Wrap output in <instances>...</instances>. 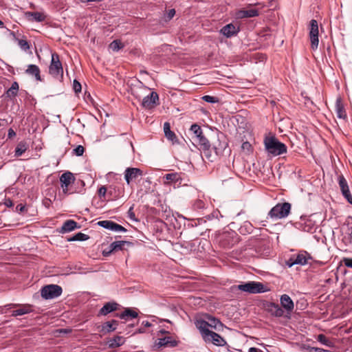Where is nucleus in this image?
I'll return each instance as SVG.
<instances>
[{
	"label": "nucleus",
	"mask_w": 352,
	"mask_h": 352,
	"mask_svg": "<svg viewBox=\"0 0 352 352\" xmlns=\"http://www.w3.org/2000/svg\"><path fill=\"white\" fill-rule=\"evenodd\" d=\"M239 28L236 27L232 23H229L223 26L221 29L220 33L226 36L227 38H230L236 35L239 32Z\"/></svg>",
	"instance_id": "nucleus-12"
},
{
	"label": "nucleus",
	"mask_w": 352,
	"mask_h": 352,
	"mask_svg": "<svg viewBox=\"0 0 352 352\" xmlns=\"http://www.w3.org/2000/svg\"><path fill=\"white\" fill-rule=\"evenodd\" d=\"M112 231L120 232H126V230L123 226L114 222V225L113 226Z\"/></svg>",
	"instance_id": "nucleus-46"
},
{
	"label": "nucleus",
	"mask_w": 352,
	"mask_h": 352,
	"mask_svg": "<svg viewBox=\"0 0 352 352\" xmlns=\"http://www.w3.org/2000/svg\"><path fill=\"white\" fill-rule=\"evenodd\" d=\"M342 262L344 265L349 268H352V258H343Z\"/></svg>",
	"instance_id": "nucleus-47"
},
{
	"label": "nucleus",
	"mask_w": 352,
	"mask_h": 352,
	"mask_svg": "<svg viewBox=\"0 0 352 352\" xmlns=\"http://www.w3.org/2000/svg\"><path fill=\"white\" fill-rule=\"evenodd\" d=\"M196 327L199 330L201 335L206 342H212L214 345L223 346L226 341L219 334L208 329L209 324L204 320H197L195 322Z\"/></svg>",
	"instance_id": "nucleus-1"
},
{
	"label": "nucleus",
	"mask_w": 352,
	"mask_h": 352,
	"mask_svg": "<svg viewBox=\"0 0 352 352\" xmlns=\"http://www.w3.org/2000/svg\"><path fill=\"white\" fill-rule=\"evenodd\" d=\"M214 150L216 151V153H218L219 151L223 150L225 148V146H221V148H217V146H214Z\"/></svg>",
	"instance_id": "nucleus-63"
},
{
	"label": "nucleus",
	"mask_w": 352,
	"mask_h": 352,
	"mask_svg": "<svg viewBox=\"0 0 352 352\" xmlns=\"http://www.w3.org/2000/svg\"><path fill=\"white\" fill-rule=\"evenodd\" d=\"M186 243V242H185ZM195 243H192V242H190V243H187V245H186V248H188L190 247V250H194V248H195Z\"/></svg>",
	"instance_id": "nucleus-60"
},
{
	"label": "nucleus",
	"mask_w": 352,
	"mask_h": 352,
	"mask_svg": "<svg viewBox=\"0 0 352 352\" xmlns=\"http://www.w3.org/2000/svg\"><path fill=\"white\" fill-rule=\"evenodd\" d=\"M98 225L104 228L112 230L114 222L109 220H104L98 221Z\"/></svg>",
	"instance_id": "nucleus-38"
},
{
	"label": "nucleus",
	"mask_w": 352,
	"mask_h": 352,
	"mask_svg": "<svg viewBox=\"0 0 352 352\" xmlns=\"http://www.w3.org/2000/svg\"><path fill=\"white\" fill-rule=\"evenodd\" d=\"M4 204L8 208L13 206V202L10 199H6L5 200Z\"/></svg>",
	"instance_id": "nucleus-55"
},
{
	"label": "nucleus",
	"mask_w": 352,
	"mask_h": 352,
	"mask_svg": "<svg viewBox=\"0 0 352 352\" xmlns=\"http://www.w3.org/2000/svg\"><path fill=\"white\" fill-rule=\"evenodd\" d=\"M25 15L30 20L36 22H42L45 19V16L43 13L38 12H27Z\"/></svg>",
	"instance_id": "nucleus-26"
},
{
	"label": "nucleus",
	"mask_w": 352,
	"mask_h": 352,
	"mask_svg": "<svg viewBox=\"0 0 352 352\" xmlns=\"http://www.w3.org/2000/svg\"><path fill=\"white\" fill-rule=\"evenodd\" d=\"M158 100V94L152 91L150 94H146L143 97L142 105L145 109H151L157 104Z\"/></svg>",
	"instance_id": "nucleus-9"
},
{
	"label": "nucleus",
	"mask_w": 352,
	"mask_h": 352,
	"mask_svg": "<svg viewBox=\"0 0 352 352\" xmlns=\"http://www.w3.org/2000/svg\"><path fill=\"white\" fill-rule=\"evenodd\" d=\"M309 37L311 41V47L312 50H316L318 46V25L315 19H312L309 24Z\"/></svg>",
	"instance_id": "nucleus-8"
},
{
	"label": "nucleus",
	"mask_w": 352,
	"mask_h": 352,
	"mask_svg": "<svg viewBox=\"0 0 352 352\" xmlns=\"http://www.w3.org/2000/svg\"><path fill=\"white\" fill-rule=\"evenodd\" d=\"M142 324L145 327H150L151 326V323L148 321H143Z\"/></svg>",
	"instance_id": "nucleus-62"
},
{
	"label": "nucleus",
	"mask_w": 352,
	"mask_h": 352,
	"mask_svg": "<svg viewBox=\"0 0 352 352\" xmlns=\"http://www.w3.org/2000/svg\"><path fill=\"white\" fill-rule=\"evenodd\" d=\"M18 44H19V47L25 51L28 50L30 48L29 44L26 40H23V39L19 40Z\"/></svg>",
	"instance_id": "nucleus-43"
},
{
	"label": "nucleus",
	"mask_w": 352,
	"mask_h": 352,
	"mask_svg": "<svg viewBox=\"0 0 352 352\" xmlns=\"http://www.w3.org/2000/svg\"><path fill=\"white\" fill-rule=\"evenodd\" d=\"M160 333H162V334H166V333H168V331H166V330H164V329H162L159 331Z\"/></svg>",
	"instance_id": "nucleus-64"
},
{
	"label": "nucleus",
	"mask_w": 352,
	"mask_h": 352,
	"mask_svg": "<svg viewBox=\"0 0 352 352\" xmlns=\"http://www.w3.org/2000/svg\"><path fill=\"white\" fill-rule=\"evenodd\" d=\"M177 341L174 340L170 336H166L162 338L157 339L156 345L160 348L162 346H176L177 345Z\"/></svg>",
	"instance_id": "nucleus-16"
},
{
	"label": "nucleus",
	"mask_w": 352,
	"mask_h": 352,
	"mask_svg": "<svg viewBox=\"0 0 352 352\" xmlns=\"http://www.w3.org/2000/svg\"><path fill=\"white\" fill-rule=\"evenodd\" d=\"M292 206L288 202L278 203L268 212V217L273 220L287 217L291 211Z\"/></svg>",
	"instance_id": "nucleus-3"
},
{
	"label": "nucleus",
	"mask_w": 352,
	"mask_h": 352,
	"mask_svg": "<svg viewBox=\"0 0 352 352\" xmlns=\"http://www.w3.org/2000/svg\"><path fill=\"white\" fill-rule=\"evenodd\" d=\"M238 289L249 294L264 293L267 291L263 284L259 282L250 281L237 285Z\"/></svg>",
	"instance_id": "nucleus-4"
},
{
	"label": "nucleus",
	"mask_w": 352,
	"mask_h": 352,
	"mask_svg": "<svg viewBox=\"0 0 352 352\" xmlns=\"http://www.w3.org/2000/svg\"><path fill=\"white\" fill-rule=\"evenodd\" d=\"M124 343V338L121 336H116L112 340L111 343V346H120Z\"/></svg>",
	"instance_id": "nucleus-40"
},
{
	"label": "nucleus",
	"mask_w": 352,
	"mask_h": 352,
	"mask_svg": "<svg viewBox=\"0 0 352 352\" xmlns=\"http://www.w3.org/2000/svg\"><path fill=\"white\" fill-rule=\"evenodd\" d=\"M338 184L341 189L342 192H346V190H349L347 182L342 175H340L338 176Z\"/></svg>",
	"instance_id": "nucleus-33"
},
{
	"label": "nucleus",
	"mask_w": 352,
	"mask_h": 352,
	"mask_svg": "<svg viewBox=\"0 0 352 352\" xmlns=\"http://www.w3.org/2000/svg\"><path fill=\"white\" fill-rule=\"evenodd\" d=\"M164 131L165 136L168 140L172 141L173 143L177 142V140L176 135L170 130V126L168 122H165L164 124Z\"/></svg>",
	"instance_id": "nucleus-27"
},
{
	"label": "nucleus",
	"mask_w": 352,
	"mask_h": 352,
	"mask_svg": "<svg viewBox=\"0 0 352 352\" xmlns=\"http://www.w3.org/2000/svg\"><path fill=\"white\" fill-rule=\"evenodd\" d=\"M302 230L305 232H310L311 230V227L309 225H305L304 227L302 228Z\"/></svg>",
	"instance_id": "nucleus-61"
},
{
	"label": "nucleus",
	"mask_w": 352,
	"mask_h": 352,
	"mask_svg": "<svg viewBox=\"0 0 352 352\" xmlns=\"http://www.w3.org/2000/svg\"><path fill=\"white\" fill-rule=\"evenodd\" d=\"M138 316V312L135 311V310L132 309L131 308L125 309L124 311L119 315V317L121 319H124V320H128L129 318H135Z\"/></svg>",
	"instance_id": "nucleus-28"
},
{
	"label": "nucleus",
	"mask_w": 352,
	"mask_h": 352,
	"mask_svg": "<svg viewBox=\"0 0 352 352\" xmlns=\"http://www.w3.org/2000/svg\"><path fill=\"white\" fill-rule=\"evenodd\" d=\"M77 222L74 220L69 219L65 221L60 228V233L69 232L74 230L76 228H79Z\"/></svg>",
	"instance_id": "nucleus-17"
},
{
	"label": "nucleus",
	"mask_w": 352,
	"mask_h": 352,
	"mask_svg": "<svg viewBox=\"0 0 352 352\" xmlns=\"http://www.w3.org/2000/svg\"><path fill=\"white\" fill-rule=\"evenodd\" d=\"M248 352H263L262 350L255 348V347H251L249 349Z\"/></svg>",
	"instance_id": "nucleus-59"
},
{
	"label": "nucleus",
	"mask_w": 352,
	"mask_h": 352,
	"mask_svg": "<svg viewBox=\"0 0 352 352\" xmlns=\"http://www.w3.org/2000/svg\"><path fill=\"white\" fill-rule=\"evenodd\" d=\"M311 259L310 254L306 251H300L298 254L292 256L285 263L291 267L294 265H305L307 264L308 261Z\"/></svg>",
	"instance_id": "nucleus-6"
},
{
	"label": "nucleus",
	"mask_w": 352,
	"mask_h": 352,
	"mask_svg": "<svg viewBox=\"0 0 352 352\" xmlns=\"http://www.w3.org/2000/svg\"><path fill=\"white\" fill-rule=\"evenodd\" d=\"M342 193L344 198L347 200V201L349 204H352V195H351L349 190H346V193L345 192H343Z\"/></svg>",
	"instance_id": "nucleus-50"
},
{
	"label": "nucleus",
	"mask_w": 352,
	"mask_h": 352,
	"mask_svg": "<svg viewBox=\"0 0 352 352\" xmlns=\"http://www.w3.org/2000/svg\"><path fill=\"white\" fill-rule=\"evenodd\" d=\"M318 341H319L320 343L323 344L324 345L329 347L333 346V343L329 340L323 334H319L317 338Z\"/></svg>",
	"instance_id": "nucleus-36"
},
{
	"label": "nucleus",
	"mask_w": 352,
	"mask_h": 352,
	"mask_svg": "<svg viewBox=\"0 0 352 352\" xmlns=\"http://www.w3.org/2000/svg\"><path fill=\"white\" fill-rule=\"evenodd\" d=\"M26 210L25 205L20 204L16 206V211L19 213H23Z\"/></svg>",
	"instance_id": "nucleus-51"
},
{
	"label": "nucleus",
	"mask_w": 352,
	"mask_h": 352,
	"mask_svg": "<svg viewBox=\"0 0 352 352\" xmlns=\"http://www.w3.org/2000/svg\"><path fill=\"white\" fill-rule=\"evenodd\" d=\"M73 88L76 93H78L81 91V85L76 80H74L73 82Z\"/></svg>",
	"instance_id": "nucleus-48"
},
{
	"label": "nucleus",
	"mask_w": 352,
	"mask_h": 352,
	"mask_svg": "<svg viewBox=\"0 0 352 352\" xmlns=\"http://www.w3.org/2000/svg\"><path fill=\"white\" fill-rule=\"evenodd\" d=\"M84 147L81 145H78L76 148L74 149L73 153L76 156H82L84 153Z\"/></svg>",
	"instance_id": "nucleus-44"
},
{
	"label": "nucleus",
	"mask_w": 352,
	"mask_h": 352,
	"mask_svg": "<svg viewBox=\"0 0 352 352\" xmlns=\"http://www.w3.org/2000/svg\"><path fill=\"white\" fill-rule=\"evenodd\" d=\"M203 100L209 103H216L219 102V99L216 97L206 95L202 97Z\"/></svg>",
	"instance_id": "nucleus-41"
},
{
	"label": "nucleus",
	"mask_w": 352,
	"mask_h": 352,
	"mask_svg": "<svg viewBox=\"0 0 352 352\" xmlns=\"http://www.w3.org/2000/svg\"><path fill=\"white\" fill-rule=\"evenodd\" d=\"M125 245H131V243L126 241H114L110 244L109 250L106 254H109L114 251L121 250Z\"/></svg>",
	"instance_id": "nucleus-21"
},
{
	"label": "nucleus",
	"mask_w": 352,
	"mask_h": 352,
	"mask_svg": "<svg viewBox=\"0 0 352 352\" xmlns=\"http://www.w3.org/2000/svg\"><path fill=\"white\" fill-rule=\"evenodd\" d=\"M350 232L349 234L348 244L352 248V226L349 228Z\"/></svg>",
	"instance_id": "nucleus-53"
},
{
	"label": "nucleus",
	"mask_w": 352,
	"mask_h": 352,
	"mask_svg": "<svg viewBox=\"0 0 352 352\" xmlns=\"http://www.w3.org/2000/svg\"><path fill=\"white\" fill-rule=\"evenodd\" d=\"M142 174V170L138 168H127L124 171V179L127 184H129L131 181L136 179Z\"/></svg>",
	"instance_id": "nucleus-11"
},
{
	"label": "nucleus",
	"mask_w": 352,
	"mask_h": 352,
	"mask_svg": "<svg viewBox=\"0 0 352 352\" xmlns=\"http://www.w3.org/2000/svg\"><path fill=\"white\" fill-rule=\"evenodd\" d=\"M258 15V11L256 9L241 10L237 13L239 18H250Z\"/></svg>",
	"instance_id": "nucleus-24"
},
{
	"label": "nucleus",
	"mask_w": 352,
	"mask_h": 352,
	"mask_svg": "<svg viewBox=\"0 0 352 352\" xmlns=\"http://www.w3.org/2000/svg\"><path fill=\"white\" fill-rule=\"evenodd\" d=\"M19 86L17 82H12L11 87L6 91V95L8 98H12L17 96Z\"/></svg>",
	"instance_id": "nucleus-29"
},
{
	"label": "nucleus",
	"mask_w": 352,
	"mask_h": 352,
	"mask_svg": "<svg viewBox=\"0 0 352 352\" xmlns=\"http://www.w3.org/2000/svg\"><path fill=\"white\" fill-rule=\"evenodd\" d=\"M109 47L113 51L118 52L124 47V45L121 43V41L118 40H114L110 43Z\"/></svg>",
	"instance_id": "nucleus-37"
},
{
	"label": "nucleus",
	"mask_w": 352,
	"mask_h": 352,
	"mask_svg": "<svg viewBox=\"0 0 352 352\" xmlns=\"http://www.w3.org/2000/svg\"><path fill=\"white\" fill-rule=\"evenodd\" d=\"M40 72L39 67L36 65H29L25 70L27 74L34 76L35 79L38 81L42 80Z\"/></svg>",
	"instance_id": "nucleus-20"
},
{
	"label": "nucleus",
	"mask_w": 352,
	"mask_h": 352,
	"mask_svg": "<svg viewBox=\"0 0 352 352\" xmlns=\"http://www.w3.org/2000/svg\"><path fill=\"white\" fill-rule=\"evenodd\" d=\"M281 306L286 309L288 313L293 311L294 308V302L287 294H283L280 298Z\"/></svg>",
	"instance_id": "nucleus-14"
},
{
	"label": "nucleus",
	"mask_w": 352,
	"mask_h": 352,
	"mask_svg": "<svg viewBox=\"0 0 352 352\" xmlns=\"http://www.w3.org/2000/svg\"><path fill=\"white\" fill-rule=\"evenodd\" d=\"M28 148V145L25 142L21 141L19 142L15 148L14 155L16 157L21 156L27 151Z\"/></svg>",
	"instance_id": "nucleus-30"
},
{
	"label": "nucleus",
	"mask_w": 352,
	"mask_h": 352,
	"mask_svg": "<svg viewBox=\"0 0 352 352\" xmlns=\"http://www.w3.org/2000/svg\"><path fill=\"white\" fill-rule=\"evenodd\" d=\"M118 304L116 302H109L105 303L100 309L98 315L107 316V314L116 311L118 308Z\"/></svg>",
	"instance_id": "nucleus-13"
},
{
	"label": "nucleus",
	"mask_w": 352,
	"mask_h": 352,
	"mask_svg": "<svg viewBox=\"0 0 352 352\" xmlns=\"http://www.w3.org/2000/svg\"><path fill=\"white\" fill-rule=\"evenodd\" d=\"M128 217L132 221H138V219L135 218V214L133 211V207H131L129 208V210H128Z\"/></svg>",
	"instance_id": "nucleus-49"
},
{
	"label": "nucleus",
	"mask_w": 352,
	"mask_h": 352,
	"mask_svg": "<svg viewBox=\"0 0 352 352\" xmlns=\"http://www.w3.org/2000/svg\"><path fill=\"white\" fill-rule=\"evenodd\" d=\"M114 191H115V188H113L111 186H110L109 188V190H107V195L109 197H112L113 195Z\"/></svg>",
	"instance_id": "nucleus-56"
},
{
	"label": "nucleus",
	"mask_w": 352,
	"mask_h": 352,
	"mask_svg": "<svg viewBox=\"0 0 352 352\" xmlns=\"http://www.w3.org/2000/svg\"><path fill=\"white\" fill-rule=\"evenodd\" d=\"M164 178L166 180V182H164L165 184H169L171 182L176 183L181 179L180 175L177 173H168L165 175Z\"/></svg>",
	"instance_id": "nucleus-32"
},
{
	"label": "nucleus",
	"mask_w": 352,
	"mask_h": 352,
	"mask_svg": "<svg viewBox=\"0 0 352 352\" xmlns=\"http://www.w3.org/2000/svg\"><path fill=\"white\" fill-rule=\"evenodd\" d=\"M62 287L58 285H47L41 289V296L43 299L49 300L58 298L62 294Z\"/></svg>",
	"instance_id": "nucleus-5"
},
{
	"label": "nucleus",
	"mask_w": 352,
	"mask_h": 352,
	"mask_svg": "<svg viewBox=\"0 0 352 352\" xmlns=\"http://www.w3.org/2000/svg\"><path fill=\"white\" fill-rule=\"evenodd\" d=\"M267 310L272 316L276 317H281L284 314L283 309L274 302H270L267 305Z\"/></svg>",
	"instance_id": "nucleus-18"
},
{
	"label": "nucleus",
	"mask_w": 352,
	"mask_h": 352,
	"mask_svg": "<svg viewBox=\"0 0 352 352\" xmlns=\"http://www.w3.org/2000/svg\"><path fill=\"white\" fill-rule=\"evenodd\" d=\"M175 14V10L174 9H171L168 11V14H167V18L168 19H171L174 15Z\"/></svg>",
	"instance_id": "nucleus-54"
},
{
	"label": "nucleus",
	"mask_w": 352,
	"mask_h": 352,
	"mask_svg": "<svg viewBox=\"0 0 352 352\" xmlns=\"http://www.w3.org/2000/svg\"><path fill=\"white\" fill-rule=\"evenodd\" d=\"M75 177L74 175L70 172H66L61 175L60 177V182L61 184V187L63 188V192L65 194H67L68 192V186L74 182Z\"/></svg>",
	"instance_id": "nucleus-10"
},
{
	"label": "nucleus",
	"mask_w": 352,
	"mask_h": 352,
	"mask_svg": "<svg viewBox=\"0 0 352 352\" xmlns=\"http://www.w3.org/2000/svg\"><path fill=\"white\" fill-rule=\"evenodd\" d=\"M16 135V133L12 129L8 130V136L9 138H12Z\"/></svg>",
	"instance_id": "nucleus-57"
},
{
	"label": "nucleus",
	"mask_w": 352,
	"mask_h": 352,
	"mask_svg": "<svg viewBox=\"0 0 352 352\" xmlns=\"http://www.w3.org/2000/svg\"><path fill=\"white\" fill-rule=\"evenodd\" d=\"M241 148L243 150H246L248 151H250L251 148H252V146L251 144H250V142H244L243 144H242V146H241Z\"/></svg>",
	"instance_id": "nucleus-52"
},
{
	"label": "nucleus",
	"mask_w": 352,
	"mask_h": 352,
	"mask_svg": "<svg viewBox=\"0 0 352 352\" xmlns=\"http://www.w3.org/2000/svg\"><path fill=\"white\" fill-rule=\"evenodd\" d=\"M43 205L46 207V208H50V205L52 204V201L50 199H45V200H43Z\"/></svg>",
	"instance_id": "nucleus-58"
},
{
	"label": "nucleus",
	"mask_w": 352,
	"mask_h": 352,
	"mask_svg": "<svg viewBox=\"0 0 352 352\" xmlns=\"http://www.w3.org/2000/svg\"><path fill=\"white\" fill-rule=\"evenodd\" d=\"M208 319L210 322V323H208L209 327L216 328L217 324H221V322L218 319H217L214 317L208 316Z\"/></svg>",
	"instance_id": "nucleus-42"
},
{
	"label": "nucleus",
	"mask_w": 352,
	"mask_h": 352,
	"mask_svg": "<svg viewBox=\"0 0 352 352\" xmlns=\"http://www.w3.org/2000/svg\"><path fill=\"white\" fill-rule=\"evenodd\" d=\"M219 243L225 248H230L234 245V241L230 234L224 233L221 236Z\"/></svg>",
	"instance_id": "nucleus-19"
},
{
	"label": "nucleus",
	"mask_w": 352,
	"mask_h": 352,
	"mask_svg": "<svg viewBox=\"0 0 352 352\" xmlns=\"http://www.w3.org/2000/svg\"><path fill=\"white\" fill-rule=\"evenodd\" d=\"M107 193V188L104 186H101L98 190V194L100 199L104 198Z\"/></svg>",
	"instance_id": "nucleus-45"
},
{
	"label": "nucleus",
	"mask_w": 352,
	"mask_h": 352,
	"mask_svg": "<svg viewBox=\"0 0 352 352\" xmlns=\"http://www.w3.org/2000/svg\"><path fill=\"white\" fill-rule=\"evenodd\" d=\"M264 145L266 151L274 156L285 154L287 151V146L275 136L265 137Z\"/></svg>",
	"instance_id": "nucleus-2"
},
{
	"label": "nucleus",
	"mask_w": 352,
	"mask_h": 352,
	"mask_svg": "<svg viewBox=\"0 0 352 352\" xmlns=\"http://www.w3.org/2000/svg\"><path fill=\"white\" fill-rule=\"evenodd\" d=\"M190 131L195 134V139L203 133L202 129L197 124H194L191 126Z\"/></svg>",
	"instance_id": "nucleus-39"
},
{
	"label": "nucleus",
	"mask_w": 352,
	"mask_h": 352,
	"mask_svg": "<svg viewBox=\"0 0 352 352\" xmlns=\"http://www.w3.org/2000/svg\"><path fill=\"white\" fill-rule=\"evenodd\" d=\"M118 324V321L112 320L104 322L101 327V331L103 333H110L116 329V327Z\"/></svg>",
	"instance_id": "nucleus-23"
},
{
	"label": "nucleus",
	"mask_w": 352,
	"mask_h": 352,
	"mask_svg": "<svg viewBox=\"0 0 352 352\" xmlns=\"http://www.w3.org/2000/svg\"><path fill=\"white\" fill-rule=\"evenodd\" d=\"M150 91V89L143 85L142 82H140L139 85H137L133 89V94L136 98L141 99L144 95H146Z\"/></svg>",
	"instance_id": "nucleus-15"
},
{
	"label": "nucleus",
	"mask_w": 352,
	"mask_h": 352,
	"mask_svg": "<svg viewBox=\"0 0 352 352\" xmlns=\"http://www.w3.org/2000/svg\"><path fill=\"white\" fill-rule=\"evenodd\" d=\"M89 238V237L88 235L81 233V232H78V233L76 234L75 235H74L72 237L68 239L67 241H84L87 240Z\"/></svg>",
	"instance_id": "nucleus-34"
},
{
	"label": "nucleus",
	"mask_w": 352,
	"mask_h": 352,
	"mask_svg": "<svg viewBox=\"0 0 352 352\" xmlns=\"http://www.w3.org/2000/svg\"><path fill=\"white\" fill-rule=\"evenodd\" d=\"M50 74L55 78L62 77L63 75V69L62 63L58 54H52V60L49 67Z\"/></svg>",
	"instance_id": "nucleus-7"
},
{
	"label": "nucleus",
	"mask_w": 352,
	"mask_h": 352,
	"mask_svg": "<svg viewBox=\"0 0 352 352\" xmlns=\"http://www.w3.org/2000/svg\"><path fill=\"white\" fill-rule=\"evenodd\" d=\"M336 111L338 118L344 119L346 118V113L344 110L341 98H338L336 101Z\"/></svg>",
	"instance_id": "nucleus-22"
},
{
	"label": "nucleus",
	"mask_w": 352,
	"mask_h": 352,
	"mask_svg": "<svg viewBox=\"0 0 352 352\" xmlns=\"http://www.w3.org/2000/svg\"><path fill=\"white\" fill-rule=\"evenodd\" d=\"M192 208L195 210H201L206 208V203L204 200L201 199H197L194 201L192 204Z\"/></svg>",
	"instance_id": "nucleus-35"
},
{
	"label": "nucleus",
	"mask_w": 352,
	"mask_h": 352,
	"mask_svg": "<svg viewBox=\"0 0 352 352\" xmlns=\"http://www.w3.org/2000/svg\"><path fill=\"white\" fill-rule=\"evenodd\" d=\"M31 311H32L31 305H26L18 309L14 310L12 311V316H22V315L30 313Z\"/></svg>",
	"instance_id": "nucleus-31"
},
{
	"label": "nucleus",
	"mask_w": 352,
	"mask_h": 352,
	"mask_svg": "<svg viewBox=\"0 0 352 352\" xmlns=\"http://www.w3.org/2000/svg\"><path fill=\"white\" fill-rule=\"evenodd\" d=\"M195 140L197 144H199L201 149L204 151H208L210 149V144L203 133L200 135V136L197 137Z\"/></svg>",
	"instance_id": "nucleus-25"
}]
</instances>
